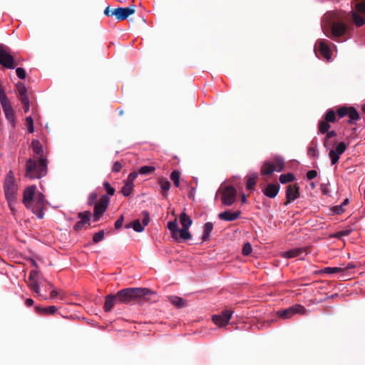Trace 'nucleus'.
Returning <instances> with one entry per match:
<instances>
[{"label":"nucleus","instance_id":"30","mask_svg":"<svg viewBox=\"0 0 365 365\" xmlns=\"http://www.w3.org/2000/svg\"><path fill=\"white\" fill-rule=\"evenodd\" d=\"M28 285L30 288L32 289V290L37 294V296L41 299H47L46 297H45L44 295H43L40 293L39 287H38V284L36 279H33L31 281H29L28 279Z\"/></svg>","mask_w":365,"mask_h":365},{"label":"nucleus","instance_id":"21","mask_svg":"<svg viewBox=\"0 0 365 365\" xmlns=\"http://www.w3.org/2000/svg\"><path fill=\"white\" fill-rule=\"evenodd\" d=\"M279 188L280 186L279 184L269 183L266 186L264 189H263L262 192L267 197L269 198H274L277 195L279 191Z\"/></svg>","mask_w":365,"mask_h":365},{"label":"nucleus","instance_id":"58","mask_svg":"<svg viewBox=\"0 0 365 365\" xmlns=\"http://www.w3.org/2000/svg\"><path fill=\"white\" fill-rule=\"evenodd\" d=\"M333 211L336 214L339 215L344 212V209L343 208L342 205H336V206L334 207Z\"/></svg>","mask_w":365,"mask_h":365},{"label":"nucleus","instance_id":"57","mask_svg":"<svg viewBox=\"0 0 365 365\" xmlns=\"http://www.w3.org/2000/svg\"><path fill=\"white\" fill-rule=\"evenodd\" d=\"M324 147L327 149H329V148L333 145L332 142L330 141L329 138H327L324 137L323 140Z\"/></svg>","mask_w":365,"mask_h":365},{"label":"nucleus","instance_id":"1","mask_svg":"<svg viewBox=\"0 0 365 365\" xmlns=\"http://www.w3.org/2000/svg\"><path fill=\"white\" fill-rule=\"evenodd\" d=\"M153 292L148 288L129 287L119 290L117 292L119 304H130L145 298Z\"/></svg>","mask_w":365,"mask_h":365},{"label":"nucleus","instance_id":"31","mask_svg":"<svg viewBox=\"0 0 365 365\" xmlns=\"http://www.w3.org/2000/svg\"><path fill=\"white\" fill-rule=\"evenodd\" d=\"M257 178L258 175L257 173L251 174L247 177L246 187L247 190H250L255 188Z\"/></svg>","mask_w":365,"mask_h":365},{"label":"nucleus","instance_id":"55","mask_svg":"<svg viewBox=\"0 0 365 365\" xmlns=\"http://www.w3.org/2000/svg\"><path fill=\"white\" fill-rule=\"evenodd\" d=\"M121 168H122L121 164L118 161H116L114 163V164L113 165L112 171L114 173H118V172H120Z\"/></svg>","mask_w":365,"mask_h":365},{"label":"nucleus","instance_id":"50","mask_svg":"<svg viewBox=\"0 0 365 365\" xmlns=\"http://www.w3.org/2000/svg\"><path fill=\"white\" fill-rule=\"evenodd\" d=\"M142 215L143 216V225L144 227L147 226L150 222V215L148 211H143Z\"/></svg>","mask_w":365,"mask_h":365},{"label":"nucleus","instance_id":"7","mask_svg":"<svg viewBox=\"0 0 365 365\" xmlns=\"http://www.w3.org/2000/svg\"><path fill=\"white\" fill-rule=\"evenodd\" d=\"M0 64L9 69L14 68L16 66L14 58L10 53V49L2 44H0Z\"/></svg>","mask_w":365,"mask_h":365},{"label":"nucleus","instance_id":"53","mask_svg":"<svg viewBox=\"0 0 365 365\" xmlns=\"http://www.w3.org/2000/svg\"><path fill=\"white\" fill-rule=\"evenodd\" d=\"M139 174L138 171V172H131L127 179L125 180L126 181L129 182H133V181L135 180V178L138 177V175Z\"/></svg>","mask_w":365,"mask_h":365},{"label":"nucleus","instance_id":"18","mask_svg":"<svg viewBox=\"0 0 365 365\" xmlns=\"http://www.w3.org/2000/svg\"><path fill=\"white\" fill-rule=\"evenodd\" d=\"M80 221L77 222L73 227V230L76 232L82 230L85 225H90L91 212L89 211L81 212L78 214Z\"/></svg>","mask_w":365,"mask_h":365},{"label":"nucleus","instance_id":"12","mask_svg":"<svg viewBox=\"0 0 365 365\" xmlns=\"http://www.w3.org/2000/svg\"><path fill=\"white\" fill-rule=\"evenodd\" d=\"M232 314V310L225 309L220 314L213 315L212 322L220 327H225L229 323Z\"/></svg>","mask_w":365,"mask_h":365},{"label":"nucleus","instance_id":"28","mask_svg":"<svg viewBox=\"0 0 365 365\" xmlns=\"http://www.w3.org/2000/svg\"><path fill=\"white\" fill-rule=\"evenodd\" d=\"M351 15L352 21L356 26L360 27L365 24V19L357 12L351 11Z\"/></svg>","mask_w":365,"mask_h":365},{"label":"nucleus","instance_id":"45","mask_svg":"<svg viewBox=\"0 0 365 365\" xmlns=\"http://www.w3.org/2000/svg\"><path fill=\"white\" fill-rule=\"evenodd\" d=\"M26 123L28 128V130L30 133H32L34 130V120L31 116H28L26 118Z\"/></svg>","mask_w":365,"mask_h":365},{"label":"nucleus","instance_id":"13","mask_svg":"<svg viewBox=\"0 0 365 365\" xmlns=\"http://www.w3.org/2000/svg\"><path fill=\"white\" fill-rule=\"evenodd\" d=\"M347 148V145L344 142L338 143L335 149H331L329 153L331 165H335L338 163L340 155L343 154Z\"/></svg>","mask_w":365,"mask_h":365},{"label":"nucleus","instance_id":"62","mask_svg":"<svg viewBox=\"0 0 365 365\" xmlns=\"http://www.w3.org/2000/svg\"><path fill=\"white\" fill-rule=\"evenodd\" d=\"M113 9H110L109 6H107L104 10V14L108 16H113L114 14H111Z\"/></svg>","mask_w":365,"mask_h":365},{"label":"nucleus","instance_id":"42","mask_svg":"<svg viewBox=\"0 0 365 365\" xmlns=\"http://www.w3.org/2000/svg\"><path fill=\"white\" fill-rule=\"evenodd\" d=\"M356 12L365 15V1H361L355 5Z\"/></svg>","mask_w":365,"mask_h":365},{"label":"nucleus","instance_id":"33","mask_svg":"<svg viewBox=\"0 0 365 365\" xmlns=\"http://www.w3.org/2000/svg\"><path fill=\"white\" fill-rule=\"evenodd\" d=\"M329 123L324 119L320 120L318 123L319 132L322 134H325L330 128Z\"/></svg>","mask_w":365,"mask_h":365},{"label":"nucleus","instance_id":"8","mask_svg":"<svg viewBox=\"0 0 365 365\" xmlns=\"http://www.w3.org/2000/svg\"><path fill=\"white\" fill-rule=\"evenodd\" d=\"M45 206V196L41 192H38L32 202L31 210L39 219L43 217V209Z\"/></svg>","mask_w":365,"mask_h":365},{"label":"nucleus","instance_id":"64","mask_svg":"<svg viewBox=\"0 0 365 365\" xmlns=\"http://www.w3.org/2000/svg\"><path fill=\"white\" fill-rule=\"evenodd\" d=\"M26 304L28 306V307H31L34 304V300L32 299H27L26 300Z\"/></svg>","mask_w":365,"mask_h":365},{"label":"nucleus","instance_id":"20","mask_svg":"<svg viewBox=\"0 0 365 365\" xmlns=\"http://www.w3.org/2000/svg\"><path fill=\"white\" fill-rule=\"evenodd\" d=\"M240 215H241V211H240V210H237L235 212H232L230 210H227V211L220 212L218 215V217L222 220L232 222V221H234V220H237V218H239Z\"/></svg>","mask_w":365,"mask_h":365},{"label":"nucleus","instance_id":"6","mask_svg":"<svg viewBox=\"0 0 365 365\" xmlns=\"http://www.w3.org/2000/svg\"><path fill=\"white\" fill-rule=\"evenodd\" d=\"M284 169V160L279 156L276 155L272 161H265L261 167V173L263 175H271L273 172H282Z\"/></svg>","mask_w":365,"mask_h":365},{"label":"nucleus","instance_id":"26","mask_svg":"<svg viewBox=\"0 0 365 365\" xmlns=\"http://www.w3.org/2000/svg\"><path fill=\"white\" fill-rule=\"evenodd\" d=\"M180 222L182 225V228H187L191 226L192 220L191 218L185 212H182L180 215Z\"/></svg>","mask_w":365,"mask_h":365},{"label":"nucleus","instance_id":"49","mask_svg":"<svg viewBox=\"0 0 365 365\" xmlns=\"http://www.w3.org/2000/svg\"><path fill=\"white\" fill-rule=\"evenodd\" d=\"M16 88L19 93V96L27 93V89L26 86L22 83H19L16 84Z\"/></svg>","mask_w":365,"mask_h":365},{"label":"nucleus","instance_id":"5","mask_svg":"<svg viewBox=\"0 0 365 365\" xmlns=\"http://www.w3.org/2000/svg\"><path fill=\"white\" fill-rule=\"evenodd\" d=\"M4 194L9 205L16 202L18 185L16 182L13 171L10 170L6 176L4 184Z\"/></svg>","mask_w":365,"mask_h":365},{"label":"nucleus","instance_id":"47","mask_svg":"<svg viewBox=\"0 0 365 365\" xmlns=\"http://www.w3.org/2000/svg\"><path fill=\"white\" fill-rule=\"evenodd\" d=\"M98 194L96 192H92L90 194L88 199V204L89 205H92L93 204H96L98 199Z\"/></svg>","mask_w":365,"mask_h":365},{"label":"nucleus","instance_id":"35","mask_svg":"<svg viewBox=\"0 0 365 365\" xmlns=\"http://www.w3.org/2000/svg\"><path fill=\"white\" fill-rule=\"evenodd\" d=\"M295 179V176L292 173H287V174H282L279 176V180L282 184H285L287 182H291L294 181Z\"/></svg>","mask_w":365,"mask_h":365},{"label":"nucleus","instance_id":"48","mask_svg":"<svg viewBox=\"0 0 365 365\" xmlns=\"http://www.w3.org/2000/svg\"><path fill=\"white\" fill-rule=\"evenodd\" d=\"M252 252V246L249 242L244 244L242 247V254L245 256L249 255Z\"/></svg>","mask_w":365,"mask_h":365},{"label":"nucleus","instance_id":"40","mask_svg":"<svg viewBox=\"0 0 365 365\" xmlns=\"http://www.w3.org/2000/svg\"><path fill=\"white\" fill-rule=\"evenodd\" d=\"M180 173L177 170H173L170 174V179L176 187L180 186Z\"/></svg>","mask_w":365,"mask_h":365},{"label":"nucleus","instance_id":"3","mask_svg":"<svg viewBox=\"0 0 365 365\" xmlns=\"http://www.w3.org/2000/svg\"><path fill=\"white\" fill-rule=\"evenodd\" d=\"M25 167V176L30 179H39L47 174V160L43 158L38 160L29 158Z\"/></svg>","mask_w":365,"mask_h":365},{"label":"nucleus","instance_id":"52","mask_svg":"<svg viewBox=\"0 0 365 365\" xmlns=\"http://www.w3.org/2000/svg\"><path fill=\"white\" fill-rule=\"evenodd\" d=\"M351 232V230H341V231L336 232L334 236L337 238H340L341 237H343V236L349 235Z\"/></svg>","mask_w":365,"mask_h":365},{"label":"nucleus","instance_id":"63","mask_svg":"<svg viewBox=\"0 0 365 365\" xmlns=\"http://www.w3.org/2000/svg\"><path fill=\"white\" fill-rule=\"evenodd\" d=\"M58 294V292L57 290H52L51 292L50 296H51V299H54L57 297Z\"/></svg>","mask_w":365,"mask_h":365},{"label":"nucleus","instance_id":"17","mask_svg":"<svg viewBox=\"0 0 365 365\" xmlns=\"http://www.w3.org/2000/svg\"><path fill=\"white\" fill-rule=\"evenodd\" d=\"M5 116L11 123L14 122L15 115L14 110L11 105L10 101L8 98L0 101Z\"/></svg>","mask_w":365,"mask_h":365},{"label":"nucleus","instance_id":"54","mask_svg":"<svg viewBox=\"0 0 365 365\" xmlns=\"http://www.w3.org/2000/svg\"><path fill=\"white\" fill-rule=\"evenodd\" d=\"M317 176V172L314 170H309L307 173V178L312 180Z\"/></svg>","mask_w":365,"mask_h":365},{"label":"nucleus","instance_id":"9","mask_svg":"<svg viewBox=\"0 0 365 365\" xmlns=\"http://www.w3.org/2000/svg\"><path fill=\"white\" fill-rule=\"evenodd\" d=\"M109 197L107 195H103L100 198V200L95 204L93 212L94 222H98L106 212L109 204Z\"/></svg>","mask_w":365,"mask_h":365},{"label":"nucleus","instance_id":"14","mask_svg":"<svg viewBox=\"0 0 365 365\" xmlns=\"http://www.w3.org/2000/svg\"><path fill=\"white\" fill-rule=\"evenodd\" d=\"M135 12V6L130 7L123 8L118 7L113 9L111 14H114L115 19L118 21H123L126 19L129 16L133 14Z\"/></svg>","mask_w":365,"mask_h":365},{"label":"nucleus","instance_id":"51","mask_svg":"<svg viewBox=\"0 0 365 365\" xmlns=\"http://www.w3.org/2000/svg\"><path fill=\"white\" fill-rule=\"evenodd\" d=\"M16 73L17 76L19 78L24 79L26 78V71L24 70V68L19 67L16 68Z\"/></svg>","mask_w":365,"mask_h":365},{"label":"nucleus","instance_id":"61","mask_svg":"<svg viewBox=\"0 0 365 365\" xmlns=\"http://www.w3.org/2000/svg\"><path fill=\"white\" fill-rule=\"evenodd\" d=\"M325 134H326L325 138H329V139L336 136V133L334 130L329 131V130L327 131V133H326Z\"/></svg>","mask_w":365,"mask_h":365},{"label":"nucleus","instance_id":"16","mask_svg":"<svg viewBox=\"0 0 365 365\" xmlns=\"http://www.w3.org/2000/svg\"><path fill=\"white\" fill-rule=\"evenodd\" d=\"M36 190V187L35 185H31L27 187L24 191L23 203L27 209L31 207Z\"/></svg>","mask_w":365,"mask_h":365},{"label":"nucleus","instance_id":"60","mask_svg":"<svg viewBox=\"0 0 365 365\" xmlns=\"http://www.w3.org/2000/svg\"><path fill=\"white\" fill-rule=\"evenodd\" d=\"M38 274V271L32 270L30 272V274H29V280L31 281L33 279H36V278L37 277Z\"/></svg>","mask_w":365,"mask_h":365},{"label":"nucleus","instance_id":"59","mask_svg":"<svg viewBox=\"0 0 365 365\" xmlns=\"http://www.w3.org/2000/svg\"><path fill=\"white\" fill-rule=\"evenodd\" d=\"M19 99L23 104H28V103H29V100L27 96V93L19 96Z\"/></svg>","mask_w":365,"mask_h":365},{"label":"nucleus","instance_id":"23","mask_svg":"<svg viewBox=\"0 0 365 365\" xmlns=\"http://www.w3.org/2000/svg\"><path fill=\"white\" fill-rule=\"evenodd\" d=\"M158 184L161 189V193L164 198H167L168 195V191L170 189V182L165 178L161 177L158 179Z\"/></svg>","mask_w":365,"mask_h":365},{"label":"nucleus","instance_id":"39","mask_svg":"<svg viewBox=\"0 0 365 365\" xmlns=\"http://www.w3.org/2000/svg\"><path fill=\"white\" fill-rule=\"evenodd\" d=\"M36 309L39 313L51 314H53L57 312V308L55 306H50L46 308H41L36 307Z\"/></svg>","mask_w":365,"mask_h":365},{"label":"nucleus","instance_id":"27","mask_svg":"<svg viewBox=\"0 0 365 365\" xmlns=\"http://www.w3.org/2000/svg\"><path fill=\"white\" fill-rule=\"evenodd\" d=\"M168 301L178 308H182L185 306V301L178 296H170L168 297Z\"/></svg>","mask_w":365,"mask_h":365},{"label":"nucleus","instance_id":"24","mask_svg":"<svg viewBox=\"0 0 365 365\" xmlns=\"http://www.w3.org/2000/svg\"><path fill=\"white\" fill-rule=\"evenodd\" d=\"M188 230L189 229H187V228L179 229L176 233V237H173V239L175 241H179L180 239H181L184 241L190 240L192 237V235Z\"/></svg>","mask_w":365,"mask_h":365},{"label":"nucleus","instance_id":"19","mask_svg":"<svg viewBox=\"0 0 365 365\" xmlns=\"http://www.w3.org/2000/svg\"><path fill=\"white\" fill-rule=\"evenodd\" d=\"M315 51L318 49L322 56L327 59L331 58V52L327 42L324 39H319L317 41V44L314 47Z\"/></svg>","mask_w":365,"mask_h":365},{"label":"nucleus","instance_id":"37","mask_svg":"<svg viewBox=\"0 0 365 365\" xmlns=\"http://www.w3.org/2000/svg\"><path fill=\"white\" fill-rule=\"evenodd\" d=\"M155 167L145 165V166L140 167L138 169V173L140 175H150V174L153 173L155 172Z\"/></svg>","mask_w":365,"mask_h":365},{"label":"nucleus","instance_id":"38","mask_svg":"<svg viewBox=\"0 0 365 365\" xmlns=\"http://www.w3.org/2000/svg\"><path fill=\"white\" fill-rule=\"evenodd\" d=\"M168 228L170 230L172 234V237H176V233L178 231L179 228L178 226L177 220H175L173 221H170L168 223Z\"/></svg>","mask_w":365,"mask_h":365},{"label":"nucleus","instance_id":"44","mask_svg":"<svg viewBox=\"0 0 365 365\" xmlns=\"http://www.w3.org/2000/svg\"><path fill=\"white\" fill-rule=\"evenodd\" d=\"M103 187L109 195L112 196L115 194V188L113 187L108 182H104Z\"/></svg>","mask_w":365,"mask_h":365},{"label":"nucleus","instance_id":"4","mask_svg":"<svg viewBox=\"0 0 365 365\" xmlns=\"http://www.w3.org/2000/svg\"><path fill=\"white\" fill-rule=\"evenodd\" d=\"M347 25L340 20H334L322 25V30L327 36L337 40L346 34Z\"/></svg>","mask_w":365,"mask_h":365},{"label":"nucleus","instance_id":"10","mask_svg":"<svg viewBox=\"0 0 365 365\" xmlns=\"http://www.w3.org/2000/svg\"><path fill=\"white\" fill-rule=\"evenodd\" d=\"M222 202L227 206L232 205L236 200L237 190L231 185L225 186L222 190Z\"/></svg>","mask_w":365,"mask_h":365},{"label":"nucleus","instance_id":"32","mask_svg":"<svg viewBox=\"0 0 365 365\" xmlns=\"http://www.w3.org/2000/svg\"><path fill=\"white\" fill-rule=\"evenodd\" d=\"M134 183L125 181V184L121 189V193L125 196H129L133 190Z\"/></svg>","mask_w":365,"mask_h":365},{"label":"nucleus","instance_id":"2","mask_svg":"<svg viewBox=\"0 0 365 365\" xmlns=\"http://www.w3.org/2000/svg\"><path fill=\"white\" fill-rule=\"evenodd\" d=\"M336 114L339 118H343L346 115H348L349 118L348 123L349 124L354 123L360 118L359 114L355 108L352 106H341L338 108L336 111H334L333 109H329L326 112L324 119L329 123H334L336 121Z\"/></svg>","mask_w":365,"mask_h":365},{"label":"nucleus","instance_id":"46","mask_svg":"<svg viewBox=\"0 0 365 365\" xmlns=\"http://www.w3.org/2000/svg\"><path fill=\"white\" fill-rule=\"evenodd\" d=\"M312 145H314L309 147L307 153L309 156L315 157V156H317V143H314L312 141Z\"/></svg>","mask_w":365,"mask_h":365},{"label":"nucleus","instance_id":"34","mask_svg":"<svg viewBox=\"0 0 365 365\" xmlns=\"http://www.w3.org/2000/svg\"><path fill=\"white\" fill-rule=\"evenodd\" d=\"M31 147L34 153L36 155H40L43 153V147L38 140H33L31 142Z\"/></svg>","mask_w":365,"mask_h":365},{"label":"nucleus","instance_id":"41","mask_svg":"<svg viewBox=\"0 0 365 365\" xmlns=\"http://www.w3.org/2000/svg\"><path fill=\"white\" fill-rule=\"evenodd\" d=\"M322 272L326 274H335L344 272V269L341 267H325Z\"/></svg>","mask_w":365,"mask_h":365},{"label":"nucleus","instance_id":"25","mask_svg":"<svg viewBox=\"0 0 365 365\" xmlns=\"http://www.w3.org/2000/svg\"><path fill=\"white\" fill-rule=\"evenodd\" d=\"M306 251L305 247H297L285 252L283 256L286 258H293L302 255Z\"/></svg>","mask_w":365,"mask_h":365},{"label":"nucleus","instance_id":"22","mask_svg":"<svg viewBox=\"0 0 365 365\" xmlns=\"http://www.w3.org/2000/svg\"><path fill=\"white\" fill-rule=\"evenodd\" d=\"M115 304H119L118 300V294H108L106 297L103 309L105 312H110Z\"/></svg>","mask_w":365,"mask_h":365},{"label":"nucleus","instance_id":"43","mask_svg":"<svg viewBox=\"0 0 365 365\" xmlns=\"http://www.w3.org/2000/svg\"><path fill=\"white\" fill-rule=\"evenodd\" d=\"M104 238V231L100 230L99 232L95 233L93 237V241L95 243H98L103 240Z\"/></svg>","mask_w":365,"mask_h":365},{"label":"nucleus","instance_id":"36","mask_svg":"<svg viewBox=\"0 0 365 365\" xmlns=\"http://www.w3.org/2000/svg\"><path fill=\"white\" fill-rule=\"evenodd\" d=\"M130 227H133V230L135 232H140L144 230V226L140 222L139 220H135L132 225L128 224L125 225L126 228H130Z\"/></svg>","mask_w":365,"mask_h":365},{"label":"nucleus","instance_id":"15","mask_svg":"<svg viewBox=\"0 0 365 365\" xmlns=\"http://www.w3.org/2000/svg\"><path fill=\"white\" fill-rule=\"evenodd\" d=\"M299 197V186L298 184H290L286 189V202L285 205L289 204L292 201L297 199Z\"/></svg>","mask_w":365,"mask_h":365},{"label":"nucleus","instance_id":"29","mask_svg":"<svg viewBox=\"0 0 365 365\" xmlns=\"http://www.w3.org/2000/svg\"><path fill=\"white\" fill-rule=\"evenodd\" d=\"M213 230V224L212 222H206L203 227V234L202 236V241H207L210 239V235Z\"/></svg>","mask_w":365,"mask_h":365},{"label":"nucleus","instance_id":"11","mask_svg":"<svg viewBox=\"0 0 365 365\" xmlns=\"http://www.w3.org/2000/svg\"><path fill=\"white\" fill-rule=\"evenodd\" d=\"M306 309L301 304H295L288 309L280 310L277 312V316L282 319H288L292 317L297 313L304 314L306 313Z\"/></svg>","mask_w":365,"mask_h":365},{"label":"nucleus","instance_id":"56","mask_svg":"<svg viewBox=\"0 0 365 365\" xmlns=\"http://www.w3.org/2000/svg\"><path fill=\"white\" fill-rule=\"evenodd\" d=\"M123 220H124L123 216L121 215L119 217V219L115 222V229L120 228L122 227V225H123Z\"/></svg>","mask_w":365,"mask_h":365}]
</instances>
